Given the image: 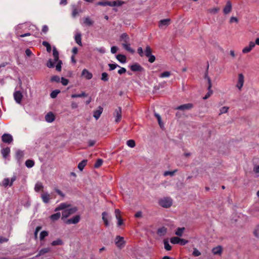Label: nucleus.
I'll return each instance as SVG.
<instances>
[{
    "label": "nucleus",
    "instance_id": "nucleus-1",
    "mask_svg": "<svg viewBox=\"0 0 259 259\" xmlns=\"http://www.w3.org/2000/svg\"><path fill=\"white\" fill-rule=\"evenodd\" d=\"M57 63V65L56 66V70L59 72H60L62 69V61L60 60L55 62L53 61L51 59H49L46 65L48 68H52L55 67V63Z\"/></svg>",
    "mask_w": 259,
    "mask_h": 259
},
{
    "label": "nucleus",
    "instance_id": "nucleus-2",
    "mask_svg": "<svg viewBox=\"0 0 259 259\" xmlns=\"http://www.w3.org/2000/svg\"><path fill=\"white\" fill-rule=\"evenodd\" d=\"M172 204V200L169 197H164L159 200V204L162 207L169 208Z\"/></svg>",
    "mask_w": 259,
    "mask_h": 259
},
{
    "label": "nucleus",
    "instance_id": "nucleus-3",
    "mask_svg": "<svg viewBox=\"0 0 259 259\" xmlns=\"http://www.w3.org/2000/svg\"><path fill=\"white\" fill-rule=\"evenodd\" d=\"M205 78H207V81H208V92L205 95V96L203 97V99L204 100H206V99H208L211 96V95L212 94V91L211 90V80H210V78L208 76L207 73L205 74Z\"/></svg>",
    "mask_w": 259,
    "mask_h": 259
},
{
    "label": "nucleus",
    "instance_id": "nucleus-4",
    "mask_svg": "<svg viewBox=\"0 0 259 259\" xmlns=\"http://www.w3.org/2000/svg\"><path fill=\"white\" fill-rule=\"evenodd\" d=\"M115 242V244L118 248H121L124 246V239L122 237L117 236L116 237Z\"/></svg>",
    "mask_w": 259,
    "mask_h": 259
},
{
    "label": "nucleus",
    "instance_id": "nucleus-5",
    "mask_svg": "<svg viewBox=\"0 0 259 259\" xmlns=\"http://www.w3.org/2000/svg\"><path fill=\"white\" fill-rule=\"evenodd\" d=\"M2 140L4 143L10 144L13 141L12 136L9 134H5L2 136Z\"/></svg>",
    "mask_w": 259,
    "mask_h": 259
},
{
    "label": "nucleus",
    "instance_id": "nucleus-6",
    "mask_svg": "<svg viewBox=\"0 0 259 259\" xmlns=\"http://www.w3.org/2000/svg\"><path fill=\"white\" fill-rule=\"evenodd\" d=\"M14 98L15 101L17 103L20 104L21 103L23 98L22 94L20 91H16L14 93Z\"/></svg>",
    "mask_w": 259,
    "mask_h": 259
},
{
    "label": "nucleus",
    "instance_id": "nucleus-7",
    "mask_svg": "<svg viewBox=\"0 0 259 259\" xmlns=\"http://www.w3.org/2000/svg\"><path fill=\"white\" fill-rule=\"evenodd\" d=\"M103 111V108L101 106H99L97 110L94 111L93 116L96 119H98Z\"/></svg>",
    "mask_w": 259,
    "mask_h": 259
},
{
    "label": "nucleus",
    "instance_id": "nucleus-8",
    "mask_svg": "<svg viewBox=\"0 0 259 259\" xmlns=\"http://www.w3.org/2000/svg\"><path fill=\"white\" fill-rule=\"evenodd\" d=\"M244 83V76L242 73H240L238 75V82L236 84V87L239 89L241 90L243 85Z\"/></svg>",
    "mask_w": 259,
    "mask_h": 259
},
{
    "label": "nucleus",
    "instance_id": "nucleus-9",
    "mask_svg": "<svg viewBox=\"0 0 259 259\" xmlns=\"http://www.w3.org/2000/svg\"><path fill=\"white\" fill-rule=\"evenodd\" d=\"M193 107V105L192 103H188L180 105L176 108V109L179 110H189Z\"/></svg>",
    "mask_w": 259,
    "mask_h": 259
},
{
    "label": "nucleus",
    "instance_id": "nucleus-10",
    "mask_svg": "<svg viewBox=\"0 0 259 259\" xmlns=\"http://www.w3.org/2000/svg\"><path fill=\"white\" fill-rule=\"evenodd\" d=\"M130 68L132 71L136 72V71H143L144 70V68L138 63H135L132 65L130 66Z\"/></svg>",
    "mask_w": 259,
    "mask_h": 259
},
{
    "label": "nucleus",
    "instance_id": "nucleus-11",
    "mask_svg": "<svg viewBox=\"0 0 259 259\" xmlns=\"http://www.w3.org/2000/svg\"><path fill=\"white\" fill-rule=\"evenodd\" d=\"M125 4V2L121 1H108V6L110 7H120Z\"/></svg>",
    "mask_w": 259,
    "mask_h": 259
},
{
    "label": "nucleus",
    "instance_id": "nucleus-12",
    "mask_svg": "<svg viewBox=\"0 0 259 259\" xmlns=\"http://www.w3.org/2000/svg\"><path fill=\"white\" fill-rule=\"evenodd\" d=\"M79 220H80V216L77 215H75V216L73 217L71 219H68L66 221V223L67 224H76L79 222Z\"/></svg>",
    "mask_w": 259,
    "mask_h": 259
},
{
    "label": "nucleus",
    "instance_id": "nucleus-13",
    "mask_svg": "<svg viewBox=\"0 0 259 259\" xmlns=\"http://www.w3.org/2000/svg\"><path fill=\"white\" fill-rule=\"evenodd\" d=\"M115 115L116 116L115 122H118L121 118V108L119 107L115 110Z\"/></svg>",
    "mask_w": 259,
    "mask_h": 259
},
{
    "label": "nucleus",
    "instance_id": "nucleus-14",
    "mask_svg": "<svg viewBox=\"0 0 259 259\" xmlns=\"http://www.w3.org/2000/svg\"><path fill=\"white\" fill-rule=\"evenodd\" d=\"M115 214L116 218L118 220L117 225L120 226L123 224V221L120 215V211L118 209L115 210Z\"/></svg>",
    "mask_w": 259,
    "mask_h": 259
},
{
    "label": "nucleus",
    "instance_id": "nucleus-15",
    "mask_svg": "<svg viewBox=\"0 0 259 259\" xmlns=\"http://www.w3.org/2000/svg\"><path fill=\"white\" fill-rule=\"evenodd\" d=\"M55 119V116L52 112H49L45 116V119L48 122H52Z\"/></svg>",
    "mask_w": 259,
    "mask_h": 259
},
{
    "label": "nucleus",
    "instance_id": "nucleus-16",
    "mask_svg": "<svg viewBox=\"0 0 259 259\" xmlns=\"http://www.w3.org/2000/svg\"><path fill=\"white\" fill-rule=\"evenodd\" d=\"M81 75L88 80L91 79L93 77L92 73L86 69H83L81 72Z\"/></svg>",
    "mask_w": 259,
    "mask_h": 259
},
{
    "label": "nucleus",
    "instance_id": "nucleus-17",
    "mask_svg": "<svg viewBox=\"0 0 259 259\" xmlns=\"http://www.w3.org/2000/svg\"><path fill=\"white\" fill-rule=\"evenodd\" d=\"M232 10V4L230 1L227 2L226 5L223 10V12L225 14H229Z\"/></svg>",
    "mask_w": 259,
    "mask_h": 259
},
{
    "label": "nucleus",
    "instance_id": "nucleus-18",
    "mask_svg": "<svg viewBox=\"0 0 259 259\" xmlns=\"http://www.w3.org/2000/svg\"><path fill=\"white\" fill-rule=\"evenodd\" d=\"M170 21L169 19L161 20L159 22V27L162 28L163 26H168L170 23Z\"/></svg>",
    "mask_w": 259,
    "mask_h": 259
},
{
    "label": "nucleus",
    "instance_id": "nucleus-19",
    "mask_svg": "<svg viewBox=\"0 0 259 259\" xmlns=\"http://www.w3.org/2000/svg\"><path fill=\"white\" fill-rule=\"evenodd\" d=\"M41 198L45 203H48L51 199V196L48 193H44L41 194Z\"/></svg>",
    "mask_w": 259,
    "mask_h": 259
},
{
    "label": "nucleus",
    "instance_id": "nucleus-20",
    "mask_svg": "<svg viewBox=\"0 0 259 259\" xmlns=\"http://www.w3.org/2000/svg\"><path fill=\"white\" fill-rule=\"evenodd\" d=\"M70 206V204H67L66 203H62L60 204L55 209V211L65 209Z\"/></svg>",
    "mask_w": 259,
    "mask_h": 259
},
{
    "label": "nucleus",
    "instance_id": "nucleus-21",
    "mask_svg": "<svg viewBox=\"0 0 259 259\" xmlns=\"http://www.w3.org/2000/svg\"><path fill=\"white\" fill-rule=\"evenodd\" d=\"M10 153V149L9 147H6L5 148H3L1 150V153L4 158H7V157L9 155Z\"/></svg>",
    "mask_w": 259,
    "mask_h": 259
},
{
    "label": "nucleus",
    "instance_id": "nucleus-22",
    "mask_svg": "<svg viewBox=\"0 0 259 259\" xmlns=\"http://www.w3.org/2000/svg\"><path fill=\"white\" fill-rule=\"evenodd\" d=\"M212 252L214 255H221L222 253V248L221 246L214 247L212 249Z\"/></svg>",
    "mask_w": 259,
    "mask_h": 259
},
{
    "label": "nucleus",
    "instance_id": "nucleus-23",
    "mask_svg": "<svg viewBox=\"0 0 259 259\" xmlns=\"http://www.w3.org/2000/svg\"><path fill=\"white\" fill-rule=\"evenodd\" d=\"M59 52L56 47H54L53 48V55L54 58V61L56 62L59 60Z\"/></svg>",
    "mask_w": 259,
    "mask_h": 259
},
{
    "label": "nucleus",
    "instance_id": "nucleus-24",
    "mask_svg": "<svg viewBox=\"0 0 259 259\" xmlns=\"http://www.w3.org/2000/svg\"><path fill=\"white\" fill-rule=\"evenodd\" d=\"M166 232H167V229L164 227H162L161 228H159L157 230V233L159 236H164V235H165Z\"/></svg>",
    "mask_w": 259,
    "mask_h": 259
},
{
    "label": "nucleus",
    "instance_id": "nucleus-25",
    "mask_svg": "<svg viewBox=\"0 0 259 259\" xmlns=\"http://www.w3.org/2000/svg\"><path fill=\"white\" fill-rule=\"evenodd\" d=\"M60 217H61L60 212H57L56 213L52 214L50 217V218L51 221L55 222V221L58 220Z\"/></svg>",
    "mask_w": 259,
    "mask_h": 259
},
{
    "label": "nucleus",
    "instance_id": "nucleus-26",
    "mask_svg": "<svg viewBox=\"0 0 259 259\" xmlns=\"http://www.w3.org/2000/svg\"><path fill=\"white\" fill-rule=\"evenodd\" d=\"M116 59L121 63H124L126 62V57L125 55L118 54L116 56Z\"/></svg>",
    "mask_w": 259,
    "mask_h": 259
},
{
    "label": "nucleus",
    "instance_id": "nucleus-27",
    "mask_svg": "<svg viewBox=\"0 0 259 259\" xmlns=\"http://www.w3.org/2000/svg\"><path fill=\"white\" fill-rule=\"evenodd\" d=\"M120 40L123 41V43L128 42L130 38L126 33H123L120 35Z\"/></svg>",
    "mask_w": 259,
    "mask_h": 259
},
{
    "label": "nucleus",
    "instance_id": "nucleus-28",
    "mask_svg": "<svg viewBox=\"0 0 259 259\" xmlns=\"http://www.w3.org/2000/svg\"><path fill=\"white\" fill-rule=\"evenodd\" d=\"M75 42L80 46H82L81 35L80 33H77L75 36Z\"/></svg>",
    "mask_w": 259,
    "mask_h": 259
},
{
    "label": "nucleus",
    "instance_id": "nucleus-29",
    "mask_svg": "<svg viewBox=\"0 0 259 259\" xmlns=\"http://www.w3.org/2000/svg\"><path fill=\"white\" fill-rule=\"evenodd\" d=\"M152 50L149 46H147L144 51V55L147 57L152 55Z\"/></svg>",
    "mask_w": 259,
    "mask_h": 259
},
{
    "label": "nucleus",
    "instance_id": "nucleus-30",
    "mask_svg": "<svg viewBox=\"0 0 259 259\" xmlns=\"http://www.w3.org/2000/svg\"><path fill=\"white\" fill-rule=\"evenodd\" d=\"M107 213L105 211L103 212L102 214L103 221L106 227L109 226V222L107 218Z\"/></svg>",
    "mask_w": 259,
    "mask_h": 259
},
{
    "label": "nucleus",
    "instance_id": "nucleus-31",
    "mask_svg": "<svg viewBox=\"0 0 259 259\" xmlns=\"http://www.w3.org/2000/svg\"><path fill=\"white\" fill-rule=\"evenodd\" d=\"M50 251V249L48 247L40 249L36 256H39L44 255V254L49 252Z\"/></svg>",
    "mask_w": 259,
    "mask_h": 259
},
{
    "label": "nucleus",
    "instance_id": "nucleus-32",
    "mask_svg": "<svg viewBox=\"0 0 259 259\" xmlns=\"http://www.w3.org/2000/svg\"><path fill=\"white\" fill-rule=\"evenodd\" d=\"M87 160H83L78 164V168L80 170H82L85 166L87 165Z\"/></svg>",
    "mask_w": 259,
    "mask_h": 259
},
{
    "label": "nucleus",
    "instance_id": "nucleus-33",
    "mask_svg": "<svg viewBox=\"0 0 259 259\" xmlns=\"http://www.w3.org/2000/svg\"><path fill=\"white\" fill-rule=\"evenodd\" d=\"M122 45L123 47L124 48V49L125 50H126V51H127L130 52H131V53L134 52L133 50L130 47V44H129V42H126H126L122 43Z\"/></svg>",
    "mask_w": 259,
    "mask_h": 259
},
{
    "label": "nucleus",
    "instance_id": "nucleus-34",
    "mask_svg": "<svg viewBox=\"0 0 259 259\" xmlns=\"http://www.w3.org/2000/svg\"><path fill=\"white\" fill-rule=\"evenodd\" d=\"M63 244V241L60 239H57L51 243L52 246L62 245Z\"/></svg>",
    "mask_w": 259,
    "mask_h": 259
},
{
    "label": "nucleus",
    "instance_id": "nucleus-35",
    "mask_svg": "<svg viewBox=\"0 0 259 259\" xmlns=\"http://www.w3.org/2000/svg\"><path fill=\"white\" fill-rule=\"evenodd\" d=\"M10 180L9 178H5L3 181L2 183H0V186H4V187H7V186H10Z\"/></svg>",
    "mask_w": 259,
    "mask_h": 259
},
{
    "label": "nucleus",
    "instance_id": "nucleus-36",
    "mask_svg": "<svg viewBox=\"0 0 259 259\" xmlns=\"http://www.w3.org/2000/svg\"><path fill=\"white\" fill-rule=\"evenodd\" d=\"M164 248L167 251H169L171 249V246L170 245L167 239H164L163 241Z\"/></svg>",
    "mask_w": 259,
    "mask_h": 259
},
{
    "label": "nucleus",
    "instance_id": "nucleus-37",
    "mask_svg": "<svg viewBox=\"0 0 259 259\" xmlns=\"http://www.w3.org/2000/svg\"><path fill=\"white\" fill-rule=\"evenodd\" d=\"M49 233L47 231H42L40 233L39 239L40 241L44 240L45 238L48 236Z\"/></svg>",
    "mask_w": 259,
    "mask_h": 259
},
{
    "label": "nucleus",
    "instance_id": "nucleus-38",
    "mask_svg": "<svg viewBox=\"0 0 259 259\" xmlns=\"http://www.w3.org/2000/svg\"><path fill=\"white\" fill-rule=\"evenodd\" d=\"M23 155H24L23 152L21 150H18L16 153V158L17 160H20V159H21L22 158V157H23Z\"/></svg>",
    "mask_w": 259,
    "mask_h": 259
},
{
    "label": "nucleus",
    "instance_id": "nucleus-39",
    "mask_svg": "<svg viewBox=\"0 0 259 259\" xmlns=\"http://www.w3.org/2000/svg\"><path fill=\"white\" fill-rule=\"evenodd\" d=\"M42 45L46 47L47 51L48 52L50 53L51 52V46L48 42L44 41L42 42Z\"/></svg>",
    "mask_w": 259,
    "mask_h": 259
},
{
    "label": "nucleus",
    "instance_id": "nucleus-40",
    "mask_svg": "<svg viewBox=\"0 0 259 259\" xmlns=\"http://www.w3.org/2000/svg\"><path fill=\"white\" fill-rule=\"evenodd\" d=\"M101 79L103 81H108L109 80L108 73L106 72H103L101 74Z\"/></svg>",
    "mask_w": 259,
    "mask_h": 259
},
{
    "label": "nucleus",
    "instance_id": "nucleus-41",
    "mask_svg": "<svg viewBox=\"0 0 259 259\" xmlns=\"http://www.w3.org/2000/svg\"><path fill=\"white\" fill-rule=\"evenodd\" d=\"M87 96V94L83 92L81 94H72L71 95V98H75L85 97Z\"/></svg>",
    "mask_w": 259,
    "mask_h": 259
},
{
    "label": "nucleus",
    "instance_id": "nucleus-42",
    "mask_svg": "<svg viewBox=\"0 0 259 259\" xmlns=\"http://www.w3.org/2000/svg\"><path fill=\"white\" fill-rule=\"evenodd\" d=\"M25 165L27 167L31 168L34 165V162L32 160L28 159L26 161Z\"/></svg>",
    "mask_w": 259,
    "mask_h": 259
},
{
    "label": "nucleus",
    "instance_id": "nucleus-43",
    "mask_svg": "<svg viewBox=\"0 0 259 259\" xmlns=\"http://www.w3.org/2000/svg\"><path fill=\"white\" fill-rule=\"evenodd\" d=\"M42 188H43V186H42V184L40 182L37 183L35 185L34 189H35V191L36 192H38L39 190L42 189Z\"/></svg>",
    "mask_w": 259,
    "mask_h": 259
},
{
    "label": "nucleus",
    "instance_id": "nucleus-44",
    "mask_svg": "<svg viewBox=\"0 0 259 259\" xmlns=\"http://www.w3.org/2000/svg\"><path fill=\"white\" fill-rule=\"evenodd\" d=\"M103 162V161L102 159H98L94 164L95 168H97L100 167L102 165Z\"/></svg>",
    "mask_w": 259,
    "mask_h": 259
},
{
    "label": "nucleus",
    "instance_id": "nucleus-45",
    "mask_svg": "<svg viewBox=\"0 0 259 259\" xmlns=\"http://www.w3.org/2000/svg\"><path fill=\"white\" fill-rule=\"evenodd\" d=\"M185 230L184 228H178L176 231L175 234L179 236H182L184 230Z\"/></svg>",
    "mask_w": 259,
    "mask_h": 259
},
{
    "label": "nucleus",
    "instance_id": "nucleus-46",
    "mask_svg": "<svg viewBox=\"0 0 259 259\" xmlns=\"http://www.w3.org/2000/svg\"><path fill=\"white\" fill-rule=\"evenodd\" d=\"M60 93V91L59 90H54L51 92L50 96L52 98L54 99L57 96L58 94Z\"/></svg>",
    "mask_w": 259,
    "mask_h": 259
},
{
    "label": "nucleus",
    "instance_id": "nucleus-47",
    "mask_svg": "<svg viewBox=\"0 0 259 259\" xmlns=\"http://www.w3.org/2000/svg\"><path fill=\"white\" fill-rule=\"evenodd\" d=\"M229 109V108L228 107H227V106H224V107H222L220 109L219 115H221L222 114H224V113H227Z\"/></svg>",
    "mask_w": 259,
    "mask_h": 259
},
{
    "label": "nucleus",
    "instance_id": "nucleus-48",
    "mask_svg": "<svg viewBox=\"0 0 259 259\" xmlns=\"http://www.w3.org/2000/svg\"><path fill=\"white\" fill-rule=\"evenodd\" d=\"M180 238L177 237H173L170 239V242L174 244H179Z\"/></svg>",
    "mask_w": 259,
    "mask_h": 259
},
{
    "label": "nucleus",
    "instance_id": "nucleus-49",
    "mask_svg": "<svg viewBox=\"0 0 259 259\" xmlns=\"http://www.w3.org/2000/svg\"><path fill=\"white\" fill-rule=\"evenodd\" d=\"M177 171V169H175L173 171H165L164 172L163 175L165 177L167 176H173Z\"/></svg>",
    "mask_w": 259,
    "mask_h": 259
},
{
    "label": "nucleus",
    "instance_id": "nucleus-50",
    "mask_svg": "<svg viewBox=\"0 0 259 259\" xmlns=\"http://www.w3.org/2000/svg\"><path fill=\"white\" fill-rule=\"evenodd\" d=\"M126 144L128 146L131 148H134L136 146V143L134 140H128Z\"/></svg>",
    "mask_w": 259,
    "mask_h": 259
},
{
    "label": "nucleus",
    "instance_id": "nucleus-51",
    "mask_svg": "<svg viewBox=\"0 0 259 259\" xmlns=\"http://www.w3.org/2000/svg\"><path fill=\"white\" fill-rule=\"evenodd\" d=\"M84 23L88 26H91L93 25V21L91 20L89 17H87L84 19Z\"/></svg>",
    "mask_w": 259,
    "mask_h": 259
},
{
    "label": "nucleus",
    "instance_id": "nucleus-52",
    "mask_svg": "<svg viewBox=\"0 0 259 259\" xmlns=\"http://www.w3.org/2000/svg\"><path fill=\"white\" fill-rule=\"evenodd\" d=\"M170 73L169 71H164L159 75L161 78L168 77L170 76Z\"/></svg>",
    "mask_w": 259,
    "mask_h": 259
},
{
    "label": "nucleus",
    "instance_id": "nucleus-53",
    "mask_svg": "<svg viewBox=\"0 0 259 259\" xmlns=\"http://www.w3.org/2000/svg\"><path fill=\"white\" fill-rule=\"evenodd\" d=\"M108 66L109 67V71H112L114 70L117 67H119L118 65L116 63L114 64H108Z\"/></svg>",
    "mask_w": 259,
    "mask_h": 259
},
{
    "label": "nucleus",
    "instance_id": "nucleus-54",
    "mask_svg": "<svg viewBox=\"0 0 259 259\" xmlns=\"http://www.w3.org/2000/svg\"><path fill=\"white\" fill-rule=\"evenodd\" d=\"M60 78L59 76L57 75H54L52 76L51 78V81L52 82H60Z\"/></svg>",
    "mask_w": 259,
    "mask_h": 259
},
{
    "label": "nucleus",
    "instance_id": "nucleus-55",
    "mask_svg": "<svg viewBox=\"0 0 259 259\" xmlns=\"http://www.w3.org/2000/svg\"><path fill=\"white\" fill-rule=\"evenodd\" d=\"M194 256H198L201 255V252L196 248H194L192 252Z\"/></svg>",
    "mask_w": 259,
    "mask_h": 259
},
{
    "label": "nucleus",
    "instance_id": "nucleus-56",
    "mask_svg": "<svg viewBox=\"0 0 259 259\" xmlns=\"http://www.w3.org/2000/svg\"><path fill=\"white\" fill-rule=\"evenodd\" d=\"M69 214L70 215L75 213L77 210V209L76 207H72V208H69V209H67Z\"/></svg>",
    "mask_w": 259,
    "mask_h": 259
},
{
    "label": "nucleus",
    "instance_id": "nucleus-57",
    "mask_svg": "<svg viewBox=\"0 0 259 259\" xmlns=\"http://www.w3.org/2000/svg\"><path fill=\"white\" fill-rule=\"evenodd\" d=\"M70 215L67 209H65L63 211L62 213V219L67 218Z\"/></svg>",
    "mask_w": 259,
    "mask_h": 259
},
{
    "label": "nucleus",
    "instance_id": "nucleus-58",
    "mask_svg": "<svg viewBox=\"0 0 259 259\" xmlns=\"http://www.w3.org/2000/svg\"><path fill=\"white\" fill-rule=\"evenodd\" d=\"M137 52L141 57H143L144 55V52L143 49L141 47H139L137 49Z\"/></svg>",
    "mask_w": 259,
    "mask_h": 259
},
{
    "label": "nucleus",
    "instance_id": "nucleus-59",
    "mask_svg": "<svg viewBox=\"0 0 259 259\" xmlns=\"http://www.w3.org/2000/svg\"><path fill=\"white\" fill-rule=\"evenodd\" d=\"M219 8H212V9H209L208 10V11L209 13H211V14H216L218 12V11H219Z\"/></svg>",
    "mask_w": 259,
    "mask_h": 259
},
{
    "label": "nucleus",
    "instance_id": "nucleus-60",
    "mask_svg": "<svg viewBox=\"0 0 259 259\" xmlns=\"http://www.w3.org/2000/svg\"><path fill=\"white\" fill-rule=\"evenodd\" d=\"M97 5L102 6H108V1H102L99 2L97 4Z\"/></svg>",
    "mask_w": 259,
    "mask_h": 259
},
{
    "label": "nucleus",
    "instance_id": "nucleus-61",
    "mask_svg": "<svg viewBox=\"0 0 259 259\" xmlns=\"http://www.w3.org/2000/svg\"><path fill=\"white\" fill-rule=\"evenodd\" d=\"M148 61L150 63H153L155 61V57L153 55L149 56V57H148Z\"/></svg>",
    "mask_w": 259,
    "mask_h": 259
},
{
    "label": "nucleus",
    "instance_id": "nucleus-62",
    "mask_svg": "<svg viewBox=\"0 0 259 259\" xmlns=\"http://www.w3.org/2000/svg\"><path fill=\"white\" fill-rule=\"evenodd\" d=\"M69 82V81L67 79H66L64 77L61 78V83L63 85H67Z\"/></svg>",
    "mask_w": 259,
    "mask_h": 259
},
{
    "label": "nucleus",
    "instance_id": "nucleus-63",
    "mask_svg": "<svg viewBox=\"0 0 259 259\" xmlns=\"http://www.w3.org/2000/svg\"><path fill=\"white\" fill-rule=\"evenodd\" d=\"M120 68V69H119L118 70V73L119 74H122L126 72V70L125 68H123V67H119Z\"/></svg>",
    "mask_w": 259,
    "mask_h": 259
},
{
    "label": "nucleus",
    "instance_id": "nucleus-64",
    "mask_svg": "<svg viewBox=\"0 0 259 259\" xmlns=\"http://www.w3.org/2000/svg\"><path fill=\"white\" fill-rule=\"evenodd\" d=\"M251 51V49L250 48H249L248 46H247V47H245L242 50V53L245 54V53L250 52Z\"/></svg>",
    "mask_w": 259,
    "mask_h": 259
}]
</instances>
